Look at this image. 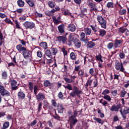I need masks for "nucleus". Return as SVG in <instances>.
Segmentation results:
<instances>
[{"label": "nucleus", "mask_w": 129, "mask_h": 129, "mask_svg": "<svg viewBox=\"0 0 129 129\" xmlns=\"http://www.w3.org/2000/svg\"><path fill=\"white\" fill-rule=\"evenodd\" d=\"M113 46H114V43L112 42H110L107 45V48L110 50L112 48H113Z\"/></svg>", "instance_id": "56"}, {"label": "nucleus", "mask_w": 129, "mask_h": 129, "mask_svg": "<svg viewBox=\"0 0 129 129\" xmlns=\"http://www.w3.org/2000/svg\"><path fill=\"white\" fill-rule=\"evenodd\" d=\"M80 37L81 41H84V38H85V33H84V32H82L80 35Z\"/></svg>", "instance_id": "61"}, {"label": "nucleus", "mask_w": 129, "mask_h": 129, "mask_svg": "<svg viewBox=\"0 0 129 129\" xmlns=\"http://www.w3.org/2000/svg\"><path fill=\"white\" fill-rule=\"evenodd\" d=\"M87 13V9L85 8H81V15L82 16H85V14Z\"/></svg>", "instance_id": "41"}, {"label": "nucleus", "mask_w": 129, "mask_h": 129, "mask_svg": "<svg viewBox=\"0 0 129 129\" xmlns=\"http://www.w3.org/2000/svg\"><path fill=\"white\" fill-rule=\"evenodd\" d=\"M23 26L26 30L28 29H32L35 28V23L30 21H26L23 23Z\"/></svg>", "instance_id": "9"}, {"label": "nucleus", "mask_w": 129, "mask_h": 129, "mask_svg": "<svg viewBox=\"0 0 129 129\" xmlns=\"http://www.w3.org/2000/svg\"><path fill=\"white\" fill-rule=\"evenodd\" d=\"M119 57L120 59H124V58H125V54H124L123 51H120L119 53Z\"/></svg>", "instance_id": "43"}, {"label": "nucleus", "mask_w": 129, "mask_h": 129, "mask_svg": "<svg viewBox=\"0 0 129 129\" xmlns=\"http://www.w3.org/2000/svg\"><path fill=\"white\" fill-rule=\"evenodd\" d=\"M107 8H108V9H109L110 8H113V3L108 2L107 4Z\"/></svg>", "instance_id": "57"}, {"label": "nucleus", "mask_w": 129, "mask_h": 129, "mask_svg": "<svg viewBox=\"0 0 129 129\" xmlns=\"http://www.w3.org/2000/svg\"><path fill=\"white\" fill-rule=\"evenodd\" d=\"M34 89V93L35 95H37L38 94V90H39V89L38 88V86L37 85H35L33 87Z\"/></svg>", "instance_id": "51"}, {"label": "nucleus", "mask_w": 129, "mask_h": 129, "mask_svg": "<svg viewBox=\"0 0 129 129\" xmlns=\"http://www.w3.org/2000/svg\"><path fill=\"white\" fill-rule=\"evenodd\" d=\"M93 119L95 120V121H97L98 123H100V124H103V120L102 119L97 118L96 117H94Z\"/></svg>", "instance_id": "40"}, {"label": "nucleus", "mask_w": 129, "mask_h": 129, "mask_svg": "<svg viewBox=\"0 0 129 129\" xmlns=\"http://www.w3.org/2000/svg\"><path fill=\"white\" fill-rule=\"evenodd\" d=\"M125 94H126V92L125 91V90H122L121 91L120 96L121 97H124V96H125Z\"/></svg>", "instance_id": "64"}, {"label": "nucleus", "mask_w": 129, "mask_h": 129, "mask_svg": "<svg viewBox=\"0 0 129 129\" xmlns=\"http://www.w3.org/2000/svg\"><path fill=\"white\" fill-rule=\"evenodd\" d=\"M118 49H115L114 51H111L110 53L108 55V58L111 59L112 56L114 55V54H116L117 52H118Z\"/></svg>", "instance_id": "42"}, {"label": "nucleus", "mask_w": 129, "mask_h": 129, "mask_svg": "<svg viewBox=\"0 0 129 129\" xmlns=\"http://www.w3.org/2000/svg\"><path fill=\"white\" fill-rule=\"evenodd\" d=\"M56 39L59 43H62V44L67 43V37L65 35L57 36Z\"/></svg>", "instance_id": "11"}, {"label": "nucleus", "mask_w": 129, "mask_h": 129, "mask_svg": "<svg viewBox=\"0 0 129 129\" xmlns=\"http://www.w3.org/2000/svg\"><path fill=\"white\" fill-rule=\"evenodd\" d=\"M89 73L91 76H93L94 75V69L93 68L90 69Z\"/></svg>", "instance_id": "60"}, {"label": "nucleus", "mask_w": 129, "mask_h": 129, "mask_svg": "<svg viewBox=\"0 0 129 129\" xmlns=\"http://www.w3.org/2000/svg\"><path fill=\"white\" fill-rule=\"evenodd\" d=\"M96 19L99 25H100L101 28L106 29V19L100 15L97 16Z\"/></svg>", "instance_id": "3"}, {"label": "nucleus", "mask_w": 129, "mask_h": 129, "mask_svg": "<svg viewBox=\"0 0 129 129\" xmlns=\"http://www.w3.org/2000/svg\"><path fill=\"white\" fill-rule=\"evenodd\" d=\"M61 52H62L64 57H66V56H68V51L67 50V47L66 46H63L61 48Z\"/></svg>", "instance_id": "27"}, {"label": "nucleus", "mask_w": 129, "mask_h": 129, "mask_svg": "<svg viewBox=\"0 0 129 129\" xmlns=\"http://www.w3.org/2000/svg\"><path fill=\"white\" fill-rule=\"evenodd\" d=\"M18 97L19 99H25V98L26 97V94H25L24 92L20 91L18 93Z\"/></svg>", "instance_id": "25"}, {"label": "nucleus", "mask_w": 129, "mask_h": 129, "mask_svg": "<svg viewBox=\"0 0 129 129\" xmlns=\"http://www.w3.org/2000/svg\"><path fill=\"white\" fill-rule=\"evenodd\" d=\"M70 58L72 60H75L76 59V55L74 52H71L70 54Z\"/></svg>", "instance_id": "52"}, {"label": "nucleus", "mask_w": 129, "mask_h": 129, "mask_svg": "<svg viewBox=\"0 0 129 129\" xmlns=\"http://www.w3.org/2000/svg\"><path fill=\"white\" fill-rule=\"evenodd\" d=\"M40 47L42 48V49H44V50H46L48 49V44L46 42H42L39 44Z\"/></svg>", "instance_id": "28"}, {"label": "nucleus", "mask_w": 129, "mask_h": 129, "mask_svg": "<svg viewBox=\"0 0 129 129\" xmlns=\"http://www.w3.org/2000/svg\"><path fill=\"white\" fill-rule=\"evenodd\" d=\"M10 126V122L9 121H6L4 124L3 127L4 129H7Z\"/></svg>", "instance_id": "47"}, {"label": "nucleus", "mask_w": 129, "mask_h": 129, "mask_svg": "<svg viewBox=\"0 0 129 129\" xmlns=\"http://www.w3.org/2000/svg\"><path fill=\"white\" fill-rule=\"evenodd\" d=\"M95 58L97 61H99V62H101V63H102V62H103V60H102V56L101 55V53H99L98 55H96Z\"/></svg>", "instance_id": "35"}, {"label": "nucleus", "mask_w": 129, "mask_h": 129, "mask_svg": "<svg viewBox=\"0 0 129 129\" xmlns=\"http://www.w3.org/2000/svg\"><path fill=\"white\" fill-rule=\"evenodd\" d=\"M52 21L54 25H59V24H62V21H61V17L60 16L56 18L55 16L52 17Z\"/></svg>", "instance_id": "16"}, {"label": "nucleus", "mask_w": 129, "mask_h": 129, "mask_svg": "<svg viewBox=\"0 0 129 129\" xmlns=\"http://www.w3.org/2000/svg\"><path fill=\"white\" fill-rule=\"evenodd\" d=\"M83 93V92H82V90L75 86L73 87V91L70 93V95L71 97H75V96L80 97V95Z\"/></svg>", "instance_id": "2"}, {"label": "nucleus", "mask_w": 129, "mask_h": 129, "mask_svg": "<svg viewBox=\"0 0 129 129\" xmlns=\"http://www.w3.org/2000/svg\"><path fill=\"white\" fill-rule=\"evenodd\" d=\"M51 53L53 56H55L57 53H58V49L57 48H54V47H51Z\"/></svg>", "instance_id": "44"}, {"label": "nucleus", "mask_w": 129, "mask_h": 129, "mask_svg": "<svg viewBox=\"0 0 129 129\" xmlns=\"http://www.w3.org/2000/svg\"><path fill=\"white\" fill-rule=\"evenodd\" d=\"M111 93L113 96H116L117 95V90H114V91H111Z\"/></svg>", "instance_id": "58"}, {"label": "nucleus", "mask_w": 129, "mask_h": 129, "mask_svg": "<svg viewBox=\"0 0 129 129\" xmlns=\"http://www.w3.org/2000/svg\"><path fill=\"white\" fill-rule=\"evenodd\" d=\"M78 76H79V77H81V79H83V78L85 77H88V76H89V75H88L87 73H85L84 71L82 70H80L78 72Z\"/></svg>", "instance_id": "15"}, {"label": "nucleus", "mask_w": 129, "mask_h": 129, "mask_svg": "<svg viewBox=\"0 0 129 129\" xmlns=\"http://www.w3.org/2000/svg\"><path fill=\"white\" fill-rule=\"evenodd\" d=\"M69 121H70V129H74L73 127L75 124L77 123L78 122V120H77V118H75V116H71V117L69 118Z\"/></svg>", "instance_id": "8"}, {"label": "nucleus", "mask_w": 129, "mask_h": 129, "mask_svg": "<svg viewBox=\"0 0 129 129\" xmlns=\"http://www.w3.org/2000/svg\"><path fill=\"white\" fill-rule=\"evenodd\" d=\"M17 5L19 8H23V7H25V2L23 0H18Z\"/></svg>", "instance_id": "34"}, {"label": "nucleus", "mask_w": 129, "mask_h": 129, "mask_svg": "<svg viewBox=\"0 0 129 129\" xmlns=\"http://www.w3.org/2000/svg\"><path fill=\"white\" fill-rule=\"evenodd\" d=\"M71 79H69L67 77L63 78V80L66 81L67 83H73V82H75V79L76 78V77L75 76H71Z\"/></svg>", "instance_id": "18"}, {"label": "nucleus", "mask_w": 129, "mask_h": 129, "mask_svg": "<svg viewBox=\"0 0 129 129\" xmlns=\"http://www.w3.org/2000/svg\"><path fill=\"white\" fill-rule=\"evenodd\" d=\"M4 21L6 23V24H10V25H13V24L11 20L9 18H6Z\"/></svg>", "instance_id": "59"}, {"label": "nucleus", "mask_w": 129, "mask_h": 129, "mask_svg": "<svg viewBox=\"0 0 129 129\" xmlns=\"http://www.w3.org/2000/svg\"><path fill=\"white\" fill-rule=\"evenodd\" d=\"M64 87L66 89H68V90H72V86L69 84L67 86H64Z\"/></svg>", "instance_id": "55"}, {"label": "nucleus", "mask_w": 129, "mask_h": 129, "mask_svg": "<svg viewBox=\"0 0 129 129\" xmlns=\"http://www.w3.org/2000/svg\"><path fill=\"white\" fill-rule=\"evenodd\" d=\"M119 11L118 13L120 16H125L126 15V9H122V7L120 4H118Z\"/></svg>", "instance_id": "17"}, {"label": "nucleus", "mask_w": 129, "mask_h": 129, "mask_svg": "<svg viewBox=\"0 0 129 129\" xmlns=\"http://www.w3.org/2000/svg\"><path fill=\"white\" fill-rule=\"evenodd\" d=\"M34 85V84L32 82H29L28 84V87L30 91H33V89L34 87H33Z\"/></svg>", "instance_id": "50"}, {"label": "nucleus", "mask_w": 129, "mask_h": 129, "mask_svg": "<svg viewBox=\"0 0 129 129\" xmlns=\"http://www.w3.org/2000/svg\"><path fill=\"white\" fill-rule=\"evenodd\" d=\"M55 115L53 116L54 118H55V119H57V120H60V118H61V117H60V116L57 114V112H56V111H55Z\"/></svg>", "instance_id": "54"}, {"label": "nucleus", "mask_w": 129, "mask_h": 129, "mask_svg": "<svg viewBox=\"0 0 129 129\" xmlns=\"http://www.w3.org/2000/svg\"><path fill=\"white\" fill-rule=\"evenodd\" d=\"M45 98V94H43L42 93L40 92L36 95V99L38 101L44 100Z\"/></svg>", "instance_id": "20"}, {"label": "nucleus", "mask_w": 129, "mask_h": 129, "mask_svg": "<svg viewBox=\"0 0 129 129\" xmlns=\"http://www.w3.org/2000/svg\"><path fill=\"white\" fill-rule=\"evenodd\" d=\"M43 85L44 87H49L50 89H52L54 87L53 84L51 83L48 80L44 81Z\"/></svg>", "instance_id": "19"}, {"label": "nucleus", "mask_w": 129, "mask_h": 129, "mask_svg": "<svg viewBox=\"0 0 129 129\" xmlns=\"http://www.w3.org/2000/svg\"><path fill=\"white\" fill-rule=\"evenodd\" d=\"M23 56L24 58L26 60H23V64H28L29 62H31L33 59V55L32 54V51L26 49V50L23 51Z\"/></svg>", "instance_id": "1"}, {"label": "nucleus", "mask_w": 129, "mask_h": 129, "mask_svg": "<svg viewBox=\"0 0 129 129\" xmlns=\"http://www.w3.org/2000/svg\"><path fill=\"white\" fill-rule=\"evenodd\" d=\"M115 68L117 71H119V72H122L124 73L125 72V69L123 67V64L122 62H119V61H116L115 63Z\"/></svg>", "instance_id": "5"}, {"label": "nucleus", "mask_w": 129, "mask_h": 129, "mask_svg": "<svg viewBox=\"0 0 129 129\" xmlns=\"http://www.w3.org/2000/svg\"><path fill=\"white\" fill-rule=\"evenodd\" d=\"M84 32L86 36H89L91 34V29L86 28L84 29Z\"/></svg>", "instance_id": "38"}, {"label": "nucleus", "mask_w": 129, "mask_h": 129, "mask_svg": "<svg viewBox=\"0 0 129 129\" xmlns=\"http://www.w3.org/2000/svg\"><path fill=\"white\" fill-rule=\"evenodd\" d=\"M0 94H1L2 96H10V95H11L10 92L7 90L4 86L2 87V88L0 89Z\"/></svg>", "instance_id": "12"}, {"label": "nucleus", "mask_w": 129, "mask_h": 129, "mask_svg": "<svg viewBox=\"0 0 129 129\" xmlns=\"http://www.w3.org/2000/svg\"><path fill=\"white\" fill-rule=\"evenodd\" d=\"M26 2L29 7H31V8H35V1L34 0H26Z\"/></svg>", "instance_id": "29"}, {"label": "nucleus", "mask_w": 129, "mask_h": 129, "mask_svg": "<svg viewBox=\"0 0 129 129\" xmlns=\"http://www.w3.org/2000/svg\"><path fill=\"white\" fill-rule=\"evenodd\" d=\"M62 13L63 16H71V17H73L72 15H71V13L69 12V10H64Z\"/></svg>", "instance_id": "45"}, {"label": "nucleus", "mask_w": 129, "mask_h": 129, "mask_svg": "<svg viewBox=\"0 0 129 129\" xmlns=\"http://www.w3.org/2000/svg\"><path fill=\"white\" fill-rule=\"evenodd\" d=\"M123 43V40L122 39H118V37H117L114 41V47L116 49L117 48H120L122 44Z\"/></svg>", "instance_id": "7"}, {"label": "nucleus", "mask_w": 129, "mask_h": 129, "mask_svg": "<svg viewBox=\"0 0 129 129\" xmlns=\"http://www.w3.org/2000/svg\"><path fill=\"white\" fill-rule=\"evenodd\" d=\"M68 29L71 32H75V30H76V27H75V25L73 24H71L68 26Z\"/></svg>", "instance_id": "31"}, {"label": "nucleus", "mask_w": 129, "mask_h": 129, "mask_svg": "<svg viewBox=\"0 0 129 129\" xmlns=\"http://www.w3.org/2000/svg\"><path fill=\"white\" fill-rule=\"evenodd\" d=\"M10 84L12 91L17 90V89H19V87L17 86V85L18 84V82H17V81L14 80L10 81Z\"/></svg>", "instance_id": "13"}, {"label": "nucleus", "mask_w": 129, "mask_h": 129, "mask_svg": "<svg viewBox=\"0 0 129 129\" xmlns=\"http://www.w3.org/2000/svg\"><path fill=\"white\" fill-rule=\"evenodd\" d=\"M74 44L75 46H76L78 48H80V47L81 46V42L79 39H75L74 41Z\"/></svg>", "instance_id": "30"}, {"label": "nucleus", "mask_w": 129, "mask_h": 129, "mask_svg": "<svg viewBox=\"0 0 129 129\" xmlns=\"http://www.w3.org/2000/svg\"><path fill=\"white\" fill-rule=\"evenodd\" d=\"M16 48L17 49L18 51H19V52H22V53L27 49V48L23 46L22 44L17 45L16 46Z\"/></svg>", "instance_id": "22"}, {"label": "nucleus", "mask_w": 129, "mask_h": 129, "mask_svg": "<svg viewBox=\"0 0 129 129\" xmlns=\"http://www.w3.org/2000/svg\"><path fill=\"white\" fill-rule=\"evenodd\" d=\"M103 99L99 100V103L105 107L108 105V102L107 101H111V97H110V96L107 95L103 96Z\"/></svg>", "instance_id": "4"}, {"label": "nucleus", "mask_w": 129, "mask_h": 129, "mask_svg": "<svg viewBox=\"0 0 129 129\" xmlns=\"http://www.w3.org/2000/svg\"><path fill=\"white\" fill-rule=\"evenodd\" d=\"M92 82L94 84L93 87H97V85H98V83L97 79H95L94 80H91L89 81V86H91L92 85Z\"/></svg>", "instance_id": "23"}, {"label": "nucleus", "mask_w": 129, "mask_h": 129, "mask_svg": "<svg viewBox=\"0 0 129 129\" xmlns=\"http://www.w3.org/2000/svg\"><path fill=\"white\" fill-rule=\"evenodd\" d=\"M119 112L121 113L122 118H123V119H125L126 118V114H129V107L124 106L123 110L122 109H121L119 110Z\"/></svg>", "instance_id": "6"}, {"label": "nucleus", "mask_w": 129, "mask_h": 129, "mask_svg": "<svg viewBox=\"0 0 129 129\" xmlns=\"http://www.w3.org/2000/svg\"><path fill=\"white\" fill-rule=\"evenodd\" d=\"M2 75L3 79H7L8 78V73H7V72H4Z\"/></svg>", "instance_id": "53"}, {"label": "nucleus", "mask_w": 129, "mask_h": 129, "mask_svg": "<svg viewBox=\"0 0 129 129\" xmlns=\"http://www.w3.org/2000/svg\"><path fill=\"white\" fill-rule=\"evenodd\" d=\"M126 31H127V28L125 27H121L118 29V34H124Z\"/></svg>", "instance_id": "24"}, {"label": "nucleus", "mask_w": 129, "mask_h": 129, "mask_svg": "<svg viewBox=\"0 0 129 129\" xmlns=\"http://www.w3.org/2000/svg\"><path fill=\"white\" fill-rule=\"evenodd\" d=\"M45 54L47 57H48V58H50V59H52L53 58V54L52 53V52H51V50L49 49H47L45 51Z\"/></svg>", "instance_id": "26"}, {"label": "nucleus", "mask_w": 129, "mask_h": 129, "mask_svg": "<svg viewBox=\"0 0 129 129\" xmlns=\"http://www.w3.org/2000/svg\"><path fill=\"white\" fill-rule=\"evenodd\" d=\"M47 5L51 9H54L56 6V4L53 1H48Z\"/></svg>", "instance_id": "32"}, {"label": "nucleus", "mask_w": 129, "mask_h": 129, "mask_svg": "<svg viewBox=\"0 0 129 129\" xmlns=\"http://www.w3.org/2000/svg\"><path fill=\"white\" fill-rule=\"evenodd\" d=\"M99 36H101V37H104L105 35H106V31L103 30V29H100L99 31Z\"/></svg>", "instance_id": "39"}, {"label": "nucleus", "mask_w": 129, "mask_h": 129, "mask_svg": "<svg viewBox=\"0 0 129 129\" xmlns=\"http://www.w3.org/2000/svg\"><path fill=\"white\" fill-rule=\"evenodd\" d=\"M34 15L36 18H43L44 16L41 13H39L37 12L34 13Z\"/></svg>", "instance_id": "49"}, {"label": "nucleus", "mask_w": 129, "mask_h": 129, "mask_svg": "<svg viewBox=\"0 0 129 129\" xmlns=\"http://www.w3.org/2000/svg\"><path fill=\"white\" fill-rule=\"evenodd\" d=\"M110 93V91L108 89H105L102 92V95H107V94H109Z\"/></svg>", "instance_id": "46"}, {"label": "nucleus", "mask_w": 129, "mask_h": 129, "mask_svg": "<svg viewBox=\"0 0 129 129\" xmlns=\"http://www.w3.org/2000/svg\"><path fill=\"white\" fill-rule=\"evenodd\" d=\"M88 7H89L91 13H93V12H97V9H96V5L94 2H89L88 4Z\"/></svg>", "instance_id": "10"}, {"label": "nucleus", "mask_w": 129, "mask_h": 129, "mask_svg": "<svg viewBox=\"0 0 129 129\" xmlns=\"http://www.w3.org/2000/svg\"><path fill=\"white\" fill-rule=\"evenodd\" d=\"M43 106V103H42V102H40L38 103V111L37 112L39 113L41 111V110H42V106Z\"/></svg>", "instance_id": "48"}, {"label": "nucleus", "mask_w": 129, "mask_h": 129, "mask_svg": "<svg viewBox=\"0 0 129 129\" xmlns=\"http://www.w3.org/2000/svg\"><path fill=\"white\" fill-rule=\"evenodd\" d=\"M19 20L21 22H25L27 20V17L26 16H22L19 18Z\"/></svg>", "instance_id": "62"}, {"label": "nucleus", "mask_w": 129, "mask_h": 129, "mask_svg": "<svg viewBox=\"0 0 129 129\" xmlns=\"http://www.w3.org/2000/svg\"><path fill=\"white\" fill-rule=\"evenodd\" d=\"M58 30L60 34L65 33V25L64 24L60 25L58 26Z\"/></svg>", "instance_id": "21"}, {"label": "nucleus", "mask_w": 129, "mask_h": 129, "mask_svg": "<svg viewBox=\"0 0 129 129\" xmlns=\"http://www.w3.org/2000/svg\"><path fill=\"white\" fill-rule=\"evenodd\" d=\"M15 29H21V31L24 32V29H22L21 27V25H20V23H19L18 21L16 20L15 22Z\"/></svg>", "instance_id": "37"}, {"label": "nucleus", "mask_w": 129, "mask_h": 129, "mask_svg": "<svg viewBox=\"0 0 129 129\" xmlns=\"http://www.w3.org/2000/svg\"><path fill=\"white\" fill-rule=\"evenodd\" d=\"M120 108H121V104H120L118 105L113 104L112 105V106L110 108V110L111 111H115V112H117V111L119 110Z\"/></svg>", "instance_id": "14"}, {"label": "nucleus", "mask_w": 129, "mask_h": 129, "mask_svg": "<svg viewBox=\"0 0 129 129\" xmlns=\"http://www.w3.org/2000/svg\"><path fill=\"white\" fill-rule=\"evenodd\" d=\"M46 59H45V57L41 58L40 60H39V63L40 64H46Z\"/></svg>", "instance_id": "63"}, {"label": "nucleus", "mask_w": 129, "mask_h": 129, "mask_svg": "<svg viewBox=\"0 0 129 129\" xmlns=\"http://www.w3.org/2000/svg\"><path fill=\"white\" fill-rule=\"evenodd\" d=\"M95 46V43L92 42V41H90L88 42L87 44V48H89L90 49H91V48H93Z\"/></svg>", "instance_id": "36"}, {"label": "nucleus", "mask_w": 129, "mask_h": 129, "mask_svg": "<svg viewBox=\"0 0 129 129\" xmlns=\"http://www.w3.org/2000/svg\"><path fill=\"white\" fill-rule=\"evenodd\" d=\"M64 109H65V108H64V106L63 105L59 104L57 106V110L58 112H60V113H62L63 112Z\"/></svg>", "instance_id": "33"}]
</instances>
